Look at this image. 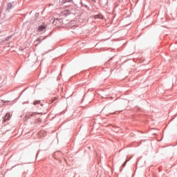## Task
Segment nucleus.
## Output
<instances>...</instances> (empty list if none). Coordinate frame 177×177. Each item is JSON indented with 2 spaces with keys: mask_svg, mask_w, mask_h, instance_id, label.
Instances as JSON below:
<instances>
[{
  "mask_svg": "<svg viewBox=\"0 0 177 177\" xmlns=\"http://www.w3.org/2000/svg\"><path fill=\"white\" fill-rule=\"evenodd\" d=\"M9 120H10V113H6L3 122L9 121Z\"/></svg>",
  "mask_w": 177,
  "mask_h": 177,
  "instance_id": "obj_1",
  "label": "nucleus"
},
{
  "mask_svg": "<svg viewBox=\"0 0 177 177\" xmlns=\"http://www.w3.org/2000/svg\"><path fill=\"white\" fill-rule=\"evenodd\" d=\"M46 28V26L45 25H41L39 26V31L41 32L42 31H45V29Z\"/></svg>",
  "mask_w": 177,
  "mask_h": 177,
  "instance_id": "obj_2",
  "label": "nucleus"
},
{
  "mask_svg": "<svg viewBox=\"0 0 177 177\" xmlns=\"http://www.w3.org/2000/svg\"><path fill=\"white\" fill-rule=\"evenodd\" d=\"M95 19H103V16L102 15H96Z\"/></svg>",
  "mask_w": 177,
  "mask_h": 177,
  "instance_id": "obj_3",
  "label": "nucleus"
},
{
  "mask_svg": "<svg viewBox=\"0 0 177 177\" xmlns=\"http://www.w3.org/2000/svg\"><path fill=\"white\" fill-rule=\"evenodd\" d=\"M33 104H39V101H34Z\"/></svg>",
  "mask_w": 177,
  "mask_h": 177,
  "instance_id": "obj_4",
  "label": "nucleus"
},
{
  "mask_svg": "<svg viewBox=\"0 0 177 177\" xmlns=\"http://www.w3.org/2000/svg\"><path fill=\"white\" fill-rule=\"evenodd\" d=\"M73 0H64L63 1L64 3H66V2H71Z\"/></svg>",
  "mask_w": 177,
  "mask_h": 177,
  "instance_id": "obj_5",
  "label": "nucleus"
},
{
  "mask_svg": "<svg viewBox=\"0 0 177 177\" xmlns=\"http://www.w3.org/2000/svg\"><path fill=\"white\" fill-rule=\"evenodd\" d=\"M41 38L39 37V38H38V39H37L36 42H41Z\"/></svg>",
  "mask_w": 177,
  "mask_h": 177,
  "instance_id": "obj_6",
  "label": "nucleus"
},
{
  "mask_svg": "<svg viewBox=\"0 0 177 177\" xmlns=\"http://www.w3.org/2000/svg\"><path fill=\"white\" fill-rule=\"evenodd\" d=\"M57 21H59V19H54V23H57Z\"/></svg>",
  "mask_w": 177,
  "mask_h": 177,
  "instance_id": "obj_7",
  "label": "nucleus"
},
{
  "mask_svg": "<svg viewBox=\"0 0 177 177\" xmlns=\"http://www.w3.org/2000/svg\"><path fill=\"white\" fill-rule=\"evenodd\" d=\"M53 100H57V97H54Z\"/></svg>",
  "mask_w": 177,
  "mask_h": 177,
  "instance_id": "obj_8",
  "label": "nucleus"
},
{
  "mask_svg": "<svg viewBox=\"0 0 177 177\" xmlns=\"http://www.w3.org/2000/svg\"><path fill=\"white\" fill-rule=\"evenodd\" d=\"M133 2H135L136 3V2H138V0H133Z\"/></svg>",
  "mask_w": 177,
  "mask_h": 177,
  "instance_id": "obj_9",
  "label": "nucleus"
},
{
  "mask_svg": "<svg viewBox=\"0 0 177 177\" xmlns=\"http://www.w3.org/2000/svg\"><path fill=\"white\" fill-rule=\"evenodd\" d=\"M11 6H12V4H10V3L8 4V8H9V7L10 8Z\"/></svg>",
  "mask_w": 177,
  "mask_h": 177,
  "instance_id": "obj_10",
  "label": "nucleus"
},
{
  "mask_svg": "<svg viewBox=\"0 0 177 177\" xmlns=\"http://www.w3.org/2000/svg\"><path fill=\"white\" fill-rule=\"evenodd\" d=\"M71 23H75V21H72Z\"/></svg>",
  "mask_w": 177,
  "mask_h": 177,
  "instance_id": "obj_11",
  "label": "nucleus"
},
{
  "mask_svg": "<svg viewBox=\"0 0 177 177\" xmlns=\"http://www.w3.org/2000/svg\"><path fill=\"white\" fill-rule=\"evenodd\" d=\"M31 115H34V113H32Z\"/></svg>",
  "mask_w": 177,
  "mask_h": 177,
  "instance_id": "obj_12",
  "label": "nucleus"
}]
</instances>
